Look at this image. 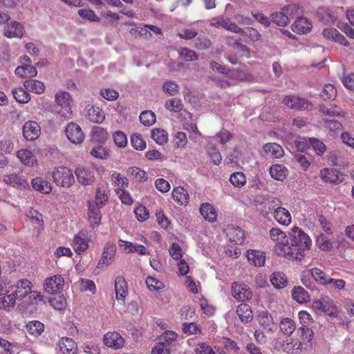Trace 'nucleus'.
Instances as JSON below:
<instances>
[{
  "label": "nucleus",
  "instance_id": "nucleus-33",
  "mask_svg": "<svg viewBox=\"0 0 354 354\" xmlns=\"http://www.w3.org/2000/svg\"><path fill=\"white\" fill-rule=\"evenodd\" d=\"M26 216L31 220L32 223L38 225V227L35 229V232L39 236L44 229L42 215L33 208H30L26 212Z\"/></svg>",
  "mask_w": 354,
  "mask_h": 354
},
{
  "label": "nucleus",
  "instance_id": "nucleus-11",
  "mask_svg": "<svg viewBox=\"0 0 354 354\" xmlns=\"http://www.w3.org/2000/svg\"><path fill=\"white\" fill-rule=\"evenodd\" d=\"M257 320L261 327L267 332L273 333L276 324L273 317L268 310H263L259 311L257 315Z\"/></svg>",
  "mask_w": 354,
  "mask_h": 354
},
{
  "label": "nucleus",
  "instance_id": "nucleus-61",
  "mask_svg": "<svg viewBox=\"0 0 354 354\" xmlns=\"http://www.w3.org/2000/svg\"><path fill=\"white\" fill-rule=\"evenodd\" d=\"M115 192L123 204L131 205L133 203L131 195L125 188L115 189Z\"/></svg>",
  "mask_w": 354,
  "mask_h": 354
},
{
  "label": "nucleus",
  "instance_id": "nucleus-26",
  "mask_svg": "<svg viewBox=\"0 0 354 354\" xmlns=\"http://www.w3.org/2000/svg\"><path fill=\"white\" fill-rule=\"evenodd\" d=\"M263 153L266 156L280 158L283 156L284 151L279 144L271 142L263 145Z\"/></svg>",
  "mask_w": 354,
  "mask_h": 354
},
{
  "label": "nucleus",
  "instance_id": "nucleus-17",
  "mask_svg": "<svg viewBox=\"0 0 354 354\" xmlns=\"http://www.w3.org/2000/svg\"><path fill=\"white\" fill-rule=\"evenodd\" d=\"M283 102L288 108L300 111L308 109L310 106L308 100L295 95H286Z\"/></svg>",
  "mask_w": 354,
  "mask_h": 354
},
{
  "label": "nucleus",
  "instance_id": "nucleus-18",
  "mask_svg": "<svg viewBox=\"0 0 354 354\" xmlns=\"http://www.w3.org/2000/svg\"><path fill=\"white\" fill-rule=\"evenodd\" d=\"M282 245L278 247V250L276 251V253L281 257L288 258L289 259H295L297 260L298 257L297 256L296 250L294 249L290 244H292V241H290V238L289 234L286 236V240L283 241Z\"/></svg>",
  "mask_w": 354,
  "mask_h": 354
},
{
  "label": "nucleus",
  "instance_id": "nucleus-15",
  "mask_svg": "<svg viewBox=\"0 0 354 354\" xmlns=\"http://www.w3.org/2000/svg\"><path fill=\"white\" fill-rule=\"evenodd\" d=\"M116 252V247L113 243H107L103 249L101 259L98 262V268H104L110 266L114 259Z\"/></svg>",
  "mask_w": 354,
  "mask_h": 354
},
{
  "label": "nucleus",
  "instance_id": "nucleus-35",
  "mask_svg": "<svg viewBox=\"0 0 354 354\" xmlns=\"http://www.w3.org/2000/svg\"><path fill=\"white\" fill-rule=\"evenodd\" d=\"M270 237L272 241L274 243V251L278 250V247L282 245L283 241L286 240L287 234L279 228L273 227L269 232Z\"/></svg>",
  "mask_w": 354,
  "mask_h": 354
},
{
  "label": "nucleus",
  "instance_id": "nucleus-1",
  "mask_svg": "<svg viewBox=\"0 0 354 354\" xmlns=\"http://www.w3.org/2000/svg\"><path fill=\"white\" fill-rule=\"evenodd\" d=\"M18 300L24 305L43 304L44 297L41 292L32 290V282L21 279L14 284L0 282V308L10 311Z\"/></svg>",
  "mask_w": 354,
  "mask_h": 354
},
{
  "label": "nucleus",
  "instance_id": "nucleus-51",
  "mask_svg": "<svg viewBox=\"0 0 354 354\" xmlns=\"http://www.w3.org/2000/svg\"><path fill=\"white\" fill-rule=\"evenodd\" d=\"M296 328L295 322L288 317L283 318L280 322V330L285 334L291 335Z\"/></svg>",
  "mask_w": 354,
  "mask_h": 354
},
{
  "label": "nucleus",
  "instance_id": "nucleus-53",
  "mask_svg": "<svg viewBox=\"0 0 354 354\" xmlns=\"http://www.w3.org/2000/svg\"><path fill=\"white\" fill-rule=\"evenodd\" d=\"M127 174L137 181H145L147 179L145 171L138 167H131L127 169Z\"/></svg>",
  "mask_w": 354,
  "mask_h": 354
},
{
  "label": "nucleus",
  "instance_id": "nucleus-64",
  "mask_svg": "<svg viewBox=\"0 0 354 354\" xmlns=\"http://www.w3.org/2000/svg\"><path fill=\"white\" fill-rule=\"evenodd\" d=\"M194 351L196 354H214L212 347L205 342L197 344Z\"/></svg>",
  "mask_w": 354,
  "mask_h": 354
},
{
  "label": "nucleus",
  "instance_id": "nucleus-58",
  "mask_svg": "<svg viewBox=\"0 0 354 354\" xmlns=\"http://www.w3.org/2000/svg\"><path fill=\"white\" fill-rule=\"evenodd\" d=\"M188 142L185 133L178 131L174 135L173 143L175 148H185Z\"/></svg>",
  "mask_w": 354,
  "mask_h": 354
},
{
  "label": "nucleus",
  "instance_id": "nucleus-16",
  "mask_svg": "<svg viewBox=\"0 0 354 354\" xmlns=\"http://www.w3.org/2000/svg\"><path fill=\"white\" fill-rule=\"evenodd\" d=\"M3 182L6 185L24 190L29 189L30 187L28 181L23 176L16 174L4 175Z\"/></svg>",
  "mask_w": 354,
  "mask_h": 354
},
{
  "label": "nucleus",
  "instance_id": "nucleus-25",
  "mask_svg": "<svg viewBox=\"0 0 354 354\" xmlns=\"http://www.w3.org/2000/svg\"><path fill=\"white\" fill-rule=\"evenodd\" d=\"M88 221L93 227L98 226L101 223L102 215L100 209L102 207L94 205L93 202H88Z\"/></svg>",
  "mask_w": 354,
  "mask_h": 354
},
{
  "label": "nucleus",
  "instance_id": "nucleus-39",
  "mask_svg": "<svg viewBox=\"0 0 354 354\" xmlns=\"http://www.w3.org/2000/svg\"><path fill=\"white\" fill-rule=\"evenodd\" d=\"M91 138L93 141L103 144L109 138V133L103 127L95 126L91 129Z\"/></svg>",
  "mask_w": 354,
  "mask_h": 354
},
{
  "label": "nucleus",
  "instance_id": "nucleus-30",
  "mask_svg": "<svg viewBox=\"0 0 354 354\" xmlns=\"http://www.w3.org/2000/svg\"><path fill=\"white\" fill-rule=\"evenodd\" d=\"M246 257L248 261L255 266L261 267L265 264L266 255L262 251L249 250L247 251Z\"/></svg>",
  "mask_w": 354,
  "mask_h": 354
},
{
  "label": "nucleus",
  "instance_id": "nucleus-20",
  "mask_svg": "<svg viewBox=\"0 0 354 354\" xmlns=\"http://www.w3.org/2000/svg\"><path fill=\"white\" fill-rule=\"evenodd\" d=\"M173 199L181 206L186 207L189 201V194L186 189L183 187L178 186L172 190Z\"/></svg>",
  "mask_w": 354,
  "mask_h": 354
},
{
  "label": "nucleus",
  "instance_id": "nucleus-41",
  "mask_svg": "<svg viewBox=\"0 0 354 354\" xmlns=\"http://www.w3.org/2000/svg\"><path fill=\"white\" fill-rule=\"evenodd\" d=\"M236 313L243 323H249L253 319L251 308L246 304H241L239 305L236 309Z\"/></svg>",
  "mask_w": 354,
  "mask_h": 354
},
{
  "label": "nucleus",
  "instance_id": "nucleus-31",
  "mask_svg": "<svg viewBox=\"0 0 354 354\" xmlns=\"http://www.w3.org/2000/svg\"><path fill=\"white\" fill-rule=\"evenodd\" d=\"M302 345L300 341L293 338L287 339L281 346L282 350L288 354H299Z\"/></svg>",
  "mask_w": 354,
  "mask_h": 354
},
{
  "label": "nucleus",
  "instance_id": "nucleus-45",
  "mask_svg": "<svg viewBox=\"0 0 354 354\" xmlns=\"http://www.w3.org/2000/svg\"><path fill=\"white\" fill-rule=\"evenodd\" d=\"M12 92L15 99L21 104H26L30 100V95L25 88H15Z\"/></svg>",
  "mask_w": 354,
  "mask_h": 354
},
{
  "label": "nucleus",
  "instance_id": "nucleus-8",
  "mask_svg": "<svg viewBox=\"0 0 354 354\" xmlns=\"http://www.w3.org/2000/svg\"><path fill=\"white\" fill-rule=\"evenodd\" d=\"M319 177L325 183L337 185L344 180V174L338 169L326 167L319 171Z\"/></svg>",
  "mask_w": 354,
  "mask_h": 354
},
{
  "label": "nucleus",
  "instance_id": "nucleus-38",
  "mask_svg": "<svg viewBox=\"0 0 354 354\" xmlns=\"http://www.w3.org/2000/svg\"><path fill=\"white\" fill-rule=\"evenodd\" d=\"M87 116L91 122L97 124H101L105 120V113L103 110L95 106L88 109Z\"/></svg>",
  "mask_w": 354,
  "mask_h": 354
},
{
  "label": "nucleus",
  "instance_id": "nucleus-55",
  "mask_svg": "<svg viewBox=\"0 0 354 354\" xmlns=\"http://www.w3.org/2000/svg\"><path fill=\"white\" fill-rule=\"evenodd\" d=\"M156 115L151 111H144L140 115V122L146 127L153 125L156 122Z\"/></svg>",
  "mask_w": 354,
  "mask_h": 354
},
{
  "label": "nucleus",
  "instance_id": "nucleus-34",
  "mask_svg": "<svg viewBox=\"0 0 354 354\" xmlns=\"http://www.w3.org/2000/svg\"><path fill=\"white\" fill-rule=\"evenodd\" d=\"M200 213L205 220L210 223H214L216 221V211L210 203H203L200 207Z\"/></svg>",
  "mask_w": 354,
  "mask_h": 354
},
{
  "label": "nucleus",
  "instance_id": "nucleus-7",
  "mask_svg": "<svg viewBox=\"0 0 354 354\" xmlns=\"http://www.w3.org/2000/svg\"><path fill=\"white\" fill-rule=\"evenodd\" d=\"M77 182L82 185H92L95 180V170L86 166H79L75 170Z\"/></svg>",
  "mask_w": 354,
  "mask_h": 354
},
{
  "label": "nucleus",
  "instance_id": "nucleus-43",
  "mask_svg": "<svg viewBox=\"0 0 354 354\" xmlns=\"http://www.w3.org/2000/svg\"><path fill=\"white\" fill-rule=\"evenodd\" d=\"M324 127L328 131L330 136H337L342 128L341 122L336 120L324 119L323 120Z\"/></svg>",
  "mask_w": 354,
  "mask_h": 354
},
{
  "label": "nucleus",
  "instance_id": "nucleus-59",
  "mask_svg": "<svg viewBox=\"0 0 354 354\" xmlns=\"http://www.w3.org/2000/svg\"><path fill=\"white\" fill-rule=\"evenodd\" d=\"M49 302L51 306L57 310H63L67 306L66 299L62 295H59L52 298L50 299Z\"/></svg>",
  "mask_w": 354,
  "mask_h": 354
},
{
  "label": "nucleus",
  "instance_id": "nucleus-54",
  "mask_svg": "<svg viewBox=\"0 0 354 354\" xmlns=\"http://www.w3.org/2000/svg\"><path fill=\"white\" fill-rule=\"evenodd\" d=\"M112 138L115 145L121 149L127 146L128 140L127 135L122 131H116L113 133Z\"/></svg>",
  "mask_w": 354,
  "mask_h": 354
},
{
  "label": "nucleus",
  "instance_id": "nucleus-32",
  "mask_svg": "<svg viewBox=\"0 0 354 354\" xmlns=\"http://www.w3.org/2000/svg\"><path fill=\"white\" fill-rule=\"evenodd\" d=\"M59 351L63 354H75L77 352L76 343L68 337H62L58 343Z\"/></svg>",
  "mask_w": 354,
  "mask_h": 354
},
{
  "label": "nucleus",
  "instance_id": "nucleus-14",
  "mask_svg": "<svg viewBox=\"0 0 354 354\" xmlns=\"http://www.w3.org/2000/svg\"><path fill=\"white\" fill-rule=\"evenodd\" d=\"M22 132L24 137L27 140H35L40 136L41 127L35 121H27L23 125Z\"/></svg>",
  "mask_w": 354,
  "mask_h": 354
},
{
  "label": "nucleus",
  "instance_id": "nucleus-60",
  "mask_svg": "<svg viewBox=\"0 0 354 354\" xmlns=\"http://www.w3.org/2000/svg\"><path fill=\"white\" fill-rule=\"evenodd\" d=\"M308 272L310 273L311 276L314 278V279L321 284L326 285L328 283L329 277L327 276L324 272L321 270L315 268L310 270Z\"/></svg>",
  "mask_w": 354,
  "mask_h": 354
},
{
  "label": "nucleus",
  "instance_id": "nucleus-22",
  "mask_svg": "<svg viewBox=\"0 0 354 354\" xmlns=\"http://www.w3.org/2000/svg\"><path fill=\"white\" fill-rule=\"evenodd\" d=\"M17 156L20 162L28 167H33L37 165L36 156L28 149H20L17 153Z\"/></svg>",
  "mask_w": 354,
  "mask_h": 354
},
{
  "label": "nucleus",
  "instance_id": "nucleus-4",
  "mask_svg": "<svg viewBox=\"0 0 354 354\" xmlns=\"http://www.w3.org/2000/svg\"><path fill=\"white\" fill-rule=\"evenodd\" d=\"M53 182L59 187L69 188L75 183L73 171L65 166H58L51 171Z\"/></svg>",
  "mask_w": 354,
  "mask_h": 354
},
{
  "label": "nucleus",
  "instance_id": "nucleus-10",
  "mask_svg": "<svg viewBox=\"0 0 354 354\" xmlns=\"http://www.w3.org/2000/svg\"><path fill=\"white\" fill-rule=\"evenodd\" d=\"M104 344L113 350H118L125 344L124 338L116 331H109L104 335L103 337Z\"/></svg>",
  "mask_w": 354,
  "mask_h": 354
},
{
  "label": "nucleus",
  "instance_id": "nucleus-24",
  "mask_svg": "<svg viewBox=\"0 0 354 354\" xmlns=\"http://www.w3.org/2000/svg\"><path fill=\"white\" fill-rule=\"evenodd\" d=\"M32 187L41 194H48L52 191L51 183L41 177H36L31 180Z\"/></svg>",
  "mask_w": 354,
  "mask_h": 354
},
{
  "label": "nucleus",
  "instance_id": "nucleus-56",
  "mask_svg": "<svg viewBox=\"0 0 354 354\" xmlns=\"http://www.w3.org/2000/svg\"><path fill=\"white\" fill-rule=\"evenodd\" d=\"M323 313L330 317L337 316V309L334 301L328 298H324V311Z\"/></svg>",
  "mask_w": 354,
  "mask_h": 354
},
{
  "label": "nucleus",
  "instance_id": "nucleus-12",
  "mask_svg": "<svg viewBox=\"0 0 354 354\" xmlns=\"http://www.w3.org/2000/svg\"><path fill=\"white\" fill-rule=\"evenodd\" d=\"M24 33V26L17 21L7 23L3 28V35L8 38H21Z\"/></svg>",
  "mask_w": 354,
  "mask_h": 354
},
{
  "label": "nucleus",
  "instance_id": "nucleus-21",
  "mask_svg": "<svg viewBox=\"0 0 354 354\" xmlns=\"http://www.w3.org/2000/svg\"><path fill=\"white\" fill-rule=\"evenodd\" d=\"M269 174L274 180L283 181L287 178L289 171L288 168L283 165L274 164L270 166Z\"/></svg>",
  "mask_w": 354,
  "mask_h": 354
},
{
  "label": "nucleus",
  "instance_id": "nucleus-52",
  "mask_svg": "<svg viewBox=\"0 0 354 354\" xmlns=\"http://www.w3.org/2000/svg\"><path fill=\"white\" fill-rule=\"evenodd\" d=\"M131 145L138 151H143L147 147L146 142L139 133H133L130 138Z\"/></svg>",
  "mask_w": 354,
  "mask_h": 354
},
{
  "label": "nucleus",
  "instance_id": "nucleus-46",
  "mask_svg": "<svg viewBox=\"0 0 354 354\" xmlns=\"http://www.w3.org/2000/svg\"><path fill=\"white\" fill-rule=\"evenodd\" d=\"M270 282L274 288L281 289L286 286L288 280L283 273L277 272L272 274Z\"/></svg>",
  "mask_w": 354,
  "mask_h": 354
},
{
  "label": "nucleus",
  "instance_id": "nucleus-13",
  "mask_svg": "<svg viewBox=\"0 0 354 354\" xmlns=\"http://www.w3.org/2000/svg\"><path fill=\"white\" fill-rule=\"evenodd\" d=\"M114 288L117 301L120 304H124L129 291L127 283L123 277L118 276L115 278Z\"/></svg>",
  "mask_w": 354,
  "mask_h": 354
},
{
  "label": "nucleus",
  "instance_id": "nucleus-62",
  "mask_svg": "<svg viewBox=\"0 0 354 354\" xmlns=\"http://www.w3.org/2000/svg\"><path fill=\"white\" fill-rule=\"evenodd\" d=\"M162 90L169 95H175L179 91L178 84L172 80H167L162 85Z\"/></svg>",
  "mask_w": 354,
  "mask_h": 354
},
{
  "label": "nucleus",
  "instance_id": "nucleus-5",
  "mask_svg": "<svg viewBox=\"0 0 354 354\" xmlns=\"http://www.w3.org/2000/svg\"><path fill=\"white\" fill-rule=\"evenodd\" d=\"M64 287V279L61 274H55L46 278L43 284L44 290L48 294L59 293Z\"/></svg>",
  "mask_w": 354,
  "mask_h": 354
},
{
  "label": "nucleus",
  "instance_id": "nucleus-23",
  "mask_svg": "<svg viewBox=\"0 0 354 354\" xmlns=\"http://www.w3.org/2000/svg\"><path fill=\"white\" fill-rule=\"evenodd\" d=\"M72 246L77 254L86 251L88 248V239L84 232H80L75 236L73 241Z\"/></svg>",
  "mask_w": 354,
  "mask_h": 354
},
{
  "label": "nucleus",
  "instance_id": "nucleus-2",
  "mask_svg": "<svg viewBox=\"0 0 354 354\" xmlns=\"http://www.w3.org/2000/svg\"><path fill=\"white\" fill-rule=\"evenodd\" d=\"M55 113L62 120L72 118L73 100L71 95L65 91H58L55 95Z\"/></svg>",
  "mask_w": 354,
  "mask_h": 354
},
{
  "label": "nucleus",
  "instance_id": "nucleus-48",
  "mask_svg": "<svg viewBox=\"0 0 354 354\" xmlns=\"http://www.w3.org/2000/svg\"><path fill=\"white\" fill-rule=\"evenodd\" d=\"M293 299L300 304L306 303L310 300L309 295L302 287H295L292 290Z\"/></svg>",
  "mask_w": 354,
  "mask_h": 354
},
{
  "label": "nucleus",
  "instance_id": "nucleus-57",
  "mask_svg": "<svg viewBox=\"0 0 354 354\" xmlns=\"http://www.w3.org/2000/svg\"><path fill=\"white\" fill-rule=\"evenodd\" d=\"M90 153L93 157L102 160L107 159L110 156L109 150L102 145L94 147Z\"/></svg>",
  "mask_w": 354,
  "mask_h": 354
},
{
  "label": "nucleus",
  "instance_id": "nucleus-40",
  "mask_svg": "<svg viewBox=\"0 0 354 354\" xmlns=\"http://www.w3.org/2000/svg\"><path fill=\"white\" fill-rule=\"evenodd\" d=\"M24 86L26 90L36 94H41L45 91V84L37 80L30 79L24 82Z\"/></svg>",
  "mask_w": 354,
  "mask_h": 354
},
{
  "label": "nucleus",
  "instance_id": "nucleus-63",
  "mask_svg": "<svg viewBox=\"0 0 354 354\" xmlns=\"http://www.w3.org/2000/svg\"><path fill=\"white\" fill-rule=\"evenodd\" d=\"M165 107L169 111L177 113L183 109V104L180 99L175 97L167 100Z\"/></svg>",
  "mask_w": 354,
  "mask_h": 354
},
{
  "label": "nucleus",
  "instance_id": "nucleus-19",
  "mask_svg": "<svg viewBox=\"0 0 354 354\" xmlns=\"http://www.w3.org/2000/svg\"><path fill=\"white\" fill-rule=\"evenodd\" d=\"M274 220L281 225L288 226L292 222V216L285 207H279L272 212Z\"/></svg>",
  "mask_w": 354,
  "mask_h": 354
},
{
  "label": "nucleus",
  "instance_id": "nucleus-28",
  "mask_svg": "<svg viewBox=\"0 0 354 354\" xmlns=\"http://www.w3.org/2000/svg\"><path fill=\"white\" fill-rule=\"evenodd\" d=\"M322 34L324 37L333 41L337 42L345 46H348L349 43L346 41L345 37L341 35L335 28H326L324 29Z\"/></svg>",
  "mask_w": 354,
  "mask_h": 354
},
{
  "label": "nucleus",
  "instance_id": "nucleus-27",
  "mask_svg": "<svg viewBox=\"0 0 354 354\" xmlns=\"http://www.w3.org/2000/svg\"><path fill=\"white\" fill-rule=\"evenodd\" d=\"M227 236L230 242L239 245L244 241L245 233L239 227L230 226L227 229Z\"/></svg>",
  "mask_w": 354,
  "mask_h": 354
},
{
  "label": "nucleus",
  "instance_id": "nucleus-36",
  "mask_svg": "<svg viewBox=\"0 0 354 354\" xmlns=\"http://www.w3.org/2000/svg\"><path fill=\"white\" fill-rule=\"evenodd\" d=\"M15 73L16 75L22 78H31L37 75L36 68L28 64L17 66Z\"/></svg>",
  "mask_w": 354,
  "mask_h": 354
},
{
  "label": "nucleus",
  "instance_id": "nucleus-47",
  "mask_svg": "<svg viewBox=\"0 0 354 354\" xmlns=\"http://www.w3.org/2000/svg\"><path fill=\"white\" fill-rule=\"evenodd\" d=\"M151 138L159 145H164L168 142V133L162 129H153L151 131Z\"/></svg>",
  "mask_w": 354,
  "mask_h": 354
},
{
  "label": "nucleus",
  "instance_id": "nucleus-42",
  "mask_svg": "<svg viewBox=\"0 0 354 354\" xmlns=\"http://www.w3.org/2000/svg\"><path fill=\"white\" fill-rule=\"evenodd\" d=\"M26 328L29 335L38 337L44 333L45 327L41 322L32 320L26 324Z\"/></svg>",
  "mask_w": 354,
  "mask_h": 354
},
{
  "label": "nucleus",
  "instance_id": "nucleus-49",
  "mask_svg": "<svg viewBox=\"0 0 354 354\" xmlns=\"http://www.w3.org/2000/svg\"><path fill=\"white\" fill-rule=\"evenodd\" d=\"M230 182L235 187L241 188L245 185L247 178L243 172L236 171L230 175Z\"/></svg>",
  "mask_w": 354,
  "mask_h": 354
},
{
  "label": "nucleus",
  "instance_id": "nucleus-50",
  "mask_svg": "<svg viewBox=\"0 0 354 354\" xmlns=\"http://www.w3.org/2000/svg\"><path fill=\"white\" fill-rule=\"evenodd\" d=\"M319 111L326 115L331 116V117H339V118H345L346 115V113L344 111L339 107H326L322 106L319 109Z\"/></svg>",
  "mask_w": 354,
  "mask_h": 354
},
{
  "label": "nucleus",
  "instance_id": "nucleus-29",
  "mask_svg": "<svg viewBox=\"0 0 354 354\" xmlns=\"http://www.w3.org/2000/svg\"><path fill=\"white\" fill-rule=\"evenodd\" d=\"M312 28L311 22L305 17H299L292 26V30L297 34H306Z\"/></svg>",
  "mask_w": 354,
  "mask_h": 354
},
{
  "label": "nucleus",
  "instance_id": "nucleus-3",
  "mask_svg": "<svg viewBox=\"0 0 354 354\" xmlns=\"http://www.w3.org/2000/svg\"><path fill=\"white\" fill-rule=\"evenodd\" d=\"M289 236L290 241H292L290 245L296 250L298 257L297 260H301L304 257L303 252L305 250H310L312 245V240L306 233L298 227H292L289 232Z\"/></svg>",
  "mask_w": 354,
  "mask_h": 354
},
{
  "label": "nucleus",
  "instance_id": "nucleus-37",
  "mask_svg": "<svg viewBox=\"0 0 354 354\" xmlns=\"http://www.w3.org/2000/svg\"><path fill=\"white\" fill-rule=\"evenodd\" d=\"M109 201V190L104 186L97 187L95 196L94 205L103 207Z\"/></svg>",
  "mask_w": 354,
  "mask_h": 354
},
{
  "label": "nucleus",
  "instance_id": "nucleus-9",
  "mask_svg": "<svg viewBox=\"0 0 354 354\" xmlns=\"http://www.w3.org/2000/svg\"><path fill=\"white\" fill-rule=\"evenodd\" d=\"M65 133L68 140L75 145L84 140V134L80 126L75 122H69L65 128Z\"/></svg>",
  "mask_w": 354,
  "mask_h": 354
},
{
  "label": "nucleus",
  "instance_id": "nucleus-6",
  "mask_svg": "<svg viewBox=\"0 0 354 354\" xmlns=\"http://www.w3.org/2000/svg\"><path fill=\"white\" fill-rule=\"evenodd\" d=\"M232 295L238 301L250 300L252 297V292L249 286L243 282H234L231 286Z\"/></svg>",
  "mask_w": 354,
  "mask_h": 354
},
{
  "label": "nucleus",
  "instance_id": "nucleus-44",
  "mask_svg": "<svg viewBox=\"0 0 354 354\" xmlns=\"http://www.w3.org/2000/svg\"><path fill=\"white\" fill-rule=\"evenodd\" d=\"M111 181L115 187V189H124L127 188L129 185V180L124 176L116 171H113L111 174Z\"/></svg>",
  "mask_w": 354,
  "mask_h": 354
}]
</instances>
